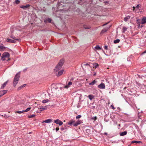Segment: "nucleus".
Returning a JSON list of instances; mask_svg holds the SVG:
<instances>
[{"instance_id":"f257e3e1","label":"nucleus","mask_w":146,"mask_h":146,"mask_svg":"<svg viewBox=\"0 0 146 146\" xmlns=\"http://www.w3.org/2000/svg\"><path fill=\"white\" fill-rule=\"evenodd\" d=\"M20 76V72H19L15 75V77L13 80V86L15 87L16 85L18 83L19 80V78Z\"/></svg>"},{"instance_id":"f03ea898","label":"nucleus","mask_w":146,"mask_h":146,"mask_svg":"<svg viewBox=\"0 0 146 146\" xmlns=\"http://www.w3.org/2000/svg\"><path fill=\"white\" fill-rule=\"evenodd\" d=\"M10 56V54L9 53L5 52L3 53L1 56V60L4 61L5 60V58L9 57Z\"/></svg>"},{"instance_id":"7ed1b4c3","label":"nucleus","mask_w":146,"mask_h":146,"mask_svg":"<svg viewBox=\"0 0 146 146\" xmlns=\"http://www.w3.org/2000/svg\"><path fill=\"white\" fill-rule=\"evenodd\" d=\"M62 66L58 64L56 66L55 68L54 69V72H56L57 71L60 70L62 68Z\"/></svg>"},{"instance_id":"20e7f679","label":"nucleus","mask_w":146,"mask_h":146,"mask_svg":"<svg viewBox=\"0 0 146 146\" xmlns=\"http://www.w3.org/2000/svg\"><path fill=\"white\" fill-rule=\"evenodd\" d=\"M54 122L57 124H58L60 126L62 125L63 123V122L59 119L54 120Z\"/></svg>"},{"instance_id":"39448f33","label":"nucleus","mask_w":146,"mask_h":146,"mask_svg":"<svg viewBox=\"0 0 146 146\" xmlns=\"http://www.w3.org/2000/svg\"><path fill=\"white\" fill-rule=\"evenodd\" d=\"M98 87L100 89H104L105 88V86L104 84L102 82L98 85Z\"/></svg>"},{"instance_id":"423d86ee","label":"nucleus","mask_w":146,"mask_h":146,"mask_svg":"<svg viewBox=\"0 0 146 146\" xmlns=\"http://www.w3.org/2000/svg\"><path fill=\"white\" fill-rule=\"evenodd\" d=\"M30 6L29 4H27L25 5H22L20 6V7L24 10H26Z\"/></svg>"},{"instance_id":"0eeeda50","label":"nucleus","mask_w":146,"mask_h":146,"mask_svg":"<svg viewBox=\"0 0 146 146\" xmlns=\"http://www.w3.org/2000/svg\"><path fill=\"white\" fill-rule=\"evenodd\" d=\"M7 91V90H3L0 91V98L5 94Z\"/></svg>"},{"instance_id":"6e6552de","label":"nucleus","mask_w":146,"mask_h":146,"mask_svg":"<svg viewBox=\"0 0 146 146\" xmlns=\"http://www.w3.org/2000/svg\"><path fill=\"white\" fill-rule=\"evenodd\" d=\"M64 62V59L62 58L60 60L59 62L58 63V64H59L60 65L62 66Z\"/></svg>"},{"instance_id":"1a4fd4ad","label":"nucleus","mask_w":146,"mask_h":146,"mask_svg":"<svg viewBox=\"0 0 146 146\" xmlns=\"http://www.w3.org/2000/svg\"><path fill=\"white\" fill-rule=\"evenodd\" d=\"M82 123V122L81 120H78L73 124V126H77L78 125Z\"/></svg>"},{"instance_id":"9d476101","label":"nucleus","mask_w":146,"mask_h":146,"mask_svg":"<svg viewBox=\"0 0 146 146\" xmlns=\"http://www.w3.org/2000/svg\"><path fill=\"white\" fill-rule=\"evenodd\" d=\"M47 106H45L44 107H43L42 106H39V109H40V111H42L43 110H44L47 109Z\"/></svg>"},{"instance_id":"9b49d317","label":"nucleus","mask_w":146,"mask_h":146,"mask_svg":"<svg viewBox=\"0 0 146 146\" xmlns=\"http://www.w3.org/2000/svg\"><path fill=\"white\" fill-rule=\"evenodd\" d=\"M6 41L8 42H11L12 43H15V42L16 41L15 40H14L11 39L7 38L6 40Z\"/></svg>"},{"instance_id":"f8f14e48","label":"nucleus","mask_w":146,"mask_h":146,"mask_svg":"<svg viewBox=\"0 0 146 146\" xmlns=\"http://www.w3.org/2000/svg\"><path fill=\"white\" fill-rule=\"evenodd\" d=\"M72 84V82H70L68 83V84L64 86V88H68Z\"/></svg>"},{"instance_id":"ddd939ff","label":"nucleus","mask_w":146,"mask_h":146,"mask_svg":"<svg viewBox=\"0 0 146 146\" xmlns=\"http://www.w3.org/2000/svg\"><path fill=\"white\" fill-rule=\"evenodd\" d=\"M8 81H9V80H7L6 82H4L1 86V89H3L5 88V87L6 86V85H7V84L8 82Z\"/></svg>"},{"instance_id":"4468645a","label":"nucleus","mask_w":146,"mask_h":146,"mask_svg":"<svg viewBox=\"0 0 146 146\" xmlns=\"http://www.w3.org/2000/svg\"><path fill=\"white\" fill-rule=\"evenodd\" d=\"M146 23V17H145L141 20V24H144Z\"/></svg>"},{"instance_id":"2eb2a0df","label":"nucleus","mask_w":146,"mask_h":146,"mask_svg":"<svg viewBox=\"0 0 146 146\" xmlns=\"http://www.w3.org/2000/svg\"><path fill=\"white\" fill-rule=\"evenodd\" d=\"M75 121L73 120L70 121L68 122V124L71 126L72 125H73V124L75 123Z\"/></svg>"},{"instance_id":"dca6fc26","label":"nucleus","mask_w":146,"mask_h":146,"mask_svg":"<svg viewBox=\"0 0 146 146\" xmlns=\"http://www.w3.org/2000/svg\"><path fill=\"white\" fill-rule=\"evenodd\" d=\"M52 122V120L50 119H48L44 121L42 123H49Z\"/></svg>"},{"instance_id":"f3484780","label":"nucleus","mask_w":146,"mask_h":146,"mask_svg":"<svg viewBox=\"0 0 146 146\" xmlns=\"http://www.w3.org/2000/svg\"><path fill=\"white\" fill-rule=\"evenodd\" d=\"M111 26H110L109 27H107L106 28H104V29H103L102 31H101V33H105V32H106L108 29L110 28V27H111Z\"/></svg>"},{"instance_id":"a211bd4d","label":"nucleus","mask_w":146,"mask_h":146,"mask_svg":"<svg viewBox=\"0 0 146 146\" xmlns=\"http://www.w3.org/2000/svg\"><path fill=\"white\" fill-rule=\"evenodd\" d=\"M6 47L3 45H0V51H3L5 50Z\"/></svg>"},{"instance_id":"6ab92c4d","label":"nucleus","mask_w":146,"mask_h":146,"mask_svg":"<svg viewBox=\"0 0 146 146\" xmlns=\"http://www.w3.org/2000/svg\"><path fill=\"white\" fill-rule=\"evenodd\" d=\"M127 133V131H126L124 132L120 133V135L121 136H123L126 135Z\"/></svg>"},{"instance_id":"aec40b11","label":"nucleus","mask_w":146,"mask_h":146,"mask_svg":"<svg viewBox=\"0 0 146 146\" xmlns=\"http://www.w3.org/2000/svg\"><path fill=\"white\" fill-rule=\"evenodd\" d=\"M64 71L63 70H61L58 72V74H57V76H60L63 73Z\"/></svg>"},{"instance_id":"412c9836","label":"nucleus","mask_w":146,"mask_h":146,"mask_svg":"<svg viewBox=\"0 0 146 146\" xmlns=\"http://www.w3.org/2000/svg\"><path fill=\"white\" fill-rule=\"evenodd\" d=\"M130 18V16L128 15L127 17H125L124 20L125 22H127Z\"/></svg>"},{"instance_id":"4be33fe9","label":"nucleus","mask_w":146,"mask_h":146,"mask_svg":"<svg viewBox=\"0 0 146 146\" xmlns=\"http://www.w3.org/2000/svg\"><path fill=\"white\" fill-rule=\"evenodd\" d=\"M26 84H24L18 88L17 89L18 90H21L23 88L25 87L26 86Z\"/></svg>"},{"instance_id":"5701e85b","label":"nucleus","mask_w":146,"mask_h":146,"mask_svg":"<svg viewBox=\"0 0 146 146\" xmlns=\"http://www.w3.org/2000/svg\"><path fill=\"white\" fill-rule=\"evenodd\" d=\"M96 82L97 81L95 80H94L91 82L89 84L91 85H94Z\"/></svg>"},{"instance_id":"b1692460","label":"nucleus","mask_w":146,"mask_h":146,"mask_svg":"<svg viewBox=\"0 0 146 146\" xmlns=\"http://www.w3.org/2000/svg\"><path fill=\"white\" fill-rule=\"evenodd\" d=\"M88 97L90 100H92L94 98V96L92 95H89Z\"/></svg>"},{"instance_id":"393cba45","label":"nucleus","mask_w":146,"mask_h":146,"mask_svg":"<svg viewBox=\"0 0 146 146\" xmlns=\"http://www.w3.org/2000/svg\"><path fill=\"white\" fill-rule=\"evenodd\" d=\"M141 20L140 19H137V20L136 23L139 25V27H140V24H141Z\"/></svg>"},{"instance_id":"a878e982","label":"nucleus","mask_w":146,"mask_h":146,"mask_svg":"<svg viewBox=\"0 0 146 146\" xmlns=\"http://www.w3.org/2000/svg\"><path fill=\"white\" fill-rule=\"evenodd\" d=\"M142 142L140 141H133L131 142V143H141Z\"/></svg>"},{"instance_id":"bb28decb","label":"nucleus","mask_w":146,"mask_h":146,"mask_svg":"<svg viewBox=\"0 0 146 146\" xmlns=\"http://www.w3.org/2000/svg\"><path fill=\"white\" fill-rule=\"evenodd\" d=\"M83 27L85 29H89L91 27L90 26L84 25H83Z\"/></svg>"},{"instance_id":"cd10ccee","label":"nucleus","mask_w":146,"mask_h":146,"mask_svg":"<svg viewBox=\"0 0 146 146\" xmlns=\"http://www.w3.org/2000/svg\"><path fill=\"white\" fill-rule=\"evenodd\" d=\"M95 49L96 50H99L101 49V48L98 45H96L95 47Z\"/></svg>"},{"instance_id":"c85d7f7f","label":"nucleus","mask_w":146,"mask_h":146,"mask_svg":"<svg viewBox=\"0 0 146 146\" xmlns=\"http://www.w3.org/2000/svg\"><path fill=\"white\" fill-rule=\"evenodd\" d=\"M127 28L126 27H123L122 30L123 33H124L127 30Z\"/></svg>"},{"instance_id":"c756f323","label":"nucleus","mask_w":146,"mask_h":146,"mask_svg":"<svg viewBox=\"0 0 146 146\" xmlns=\"http://www.w3.org/2000/svg\"><path fill=\"white\" fill-rule=\"evenodd\" d=\"M120 41V40L119 39H117L114 40L113 41V42L115 44H117L119 43Z\"/></svg>"},{"instance_id":"7c9ffc66","label":"nucleus","mask_w":146,"mask_h":146,"mask_svg":"<svg viewBox=\"0 0 146 146\" xmlns=\"http://www.w3.org/2000/svg\"><path fill=\"white\" fill-rule=\"evenodd\" d=\"M49 101V100L48 99H46V100H43L42 101V102L43 103H45L48 102Z\"/></svg>"},{"instance_id":"2f4dec72","label":"nucleus","mask_w":146,"mask_h":146,"mask_svg":"<svg viewBox=\"0 0 146 146\" xmlns=\"http://www.w3.org/2000/svg\"><path fill=\"white\" fill-rule=\"evenodd\" d=\"M10 37L11 38L15 39L16 40H19V39L17 38L16 37H15V36H14L13 35H11L10 36Z\"/></svg>"},{"instance_id":"473e14b6","label":"nucleus","mask_w":146,"mask_h":146,"mask_svg":"<svg viewBox=\"0 0 146 146\" xmlns=\"http://www.w3.org/2000/svg\"><path fill=\"white\" fill-rule=\"evenodd\" d=\"M140 6V4H138L135 7H133V10H134V9L135 8L137 9H138L139 8V6Z\"/></svg>"},{"instance_id":"72a5a7b5","label":"nucleus","mask_w":146,"mask_h":146,"mask_svg":"<svg viewBox=\"0 0 146 146\" xmlns=\"http://www.w3.org/2000/svg\"><path fill=\"white\" fill-rule=\"evenodd\" d=\"M99 65L96 63H95L93 64V66L95 68H97Z\"/></svg>"},{"instance_id":"f704fd0d","label":"nucleus","mask_w":146,"mask_h":146,"mask_svg":"<svg viewBox=\"0 0 146 146\" xmlns=\"http://www.w3.org/2000/svg\"><path fill=\"white\" fill-rule=\"evenodd\" d=\"M35 116V115L33 114L32 115H29L28 116V117L29 118H31L34 117Z\"/></svg>"},{"instance_id":"c9c22d12","label":"nucleus","mask_w":146,"mask_h":146,"mask_svg":"<svg viewBox=\"0 0 146 146\" xmlns=\"http://www.w3.org/2000/svg\"><path fill=\"white\" fill-rule=\"evenodd\" d=\"M20 1L19 0H15V3L17 5L20 3Z\"/></svg>"},{"instance_id":"e433bc0d","label":"nucleus","mask_w":146,"mask_h":146,"mask_svg":"<svg viewBox=\"0 0 146 146\" xmlns=\"http://www.w3.org/2000/svg\"><path fill=\"white\" fill-rule=\"evenodd\" d=\"M47 21L49 23H50L52 21V19L50 18H48L47 19Z\"/></svg>"},{"instance_id":"4c0bfd02","label":"nucleus","mask_w":146,"mask_h":146,"mask_svg":"<svg viewBox=\"0 0 146 146\" xmlns=\"http://www.w3.org/2000/svg\"><path fill=\"white\" fill-rule=\"evenodd\" d=\"M81 115H77L76 117V118L77 119H79L80 118H81Z\"/></svg>"},{"instance_id":"58836bf2","label":"nucleus","mask_w":146,"mask_h":146,"mask_svg":"<svg viewBox=\"0 0 146 146\" xmlns=\"http://www.w3.org/2000/svg\"><path fill=\"white\" fill-rule=\"evenodd\" d=\"M31 109V107L28 108L25 110V111H26V112H27L29 111Z\"/></svg>"},{"instance_id":"ea45409f","label":"nucleus","mask_w":146,"mask_h":146,"mask_svg":"<svg viewBox=\"0 0 146 146\" xmlns=\"http://www.w3.org/2000/svg\"><path fill=\"white\" fill-rule=\"evenodd\" d=\"M110 107H112V108L113 109V110H115V108L113 105H111L110 106Z\"/></svg>"},{"instance_id":"a19ab883","label":"nucleus","mask_w":146,"mask_h":146,"mask_svg":"<svg viewBox=\"0 0 146 146\" xmlns=\"http://www.w3.org/2000/svg\"><path fill=\"white\" fill-rule=\"evenodd\" d=\"M16 112L17 113H18L20 114V113H22V111H17Z\"/></svg>"},{"instance_id":"79ce46f5","label":"nucleus","mask_w":146,"mask_h":146,"mask_svg":"<svg viewBox=\"0 0 146 146\" xmlns=\"http://www.w3.org/2000/svg\"><path fill=\"white\" fill-rule=\"evenodd\" d=\"M97 119V118L96 116H95V117L92 118V119H94V120H96Z\"/></svg>"},{"instance_id":"37998d69","label":"nucleus","mask_w":146,"mask_h":146,"mask_svg":"<svg viewBox=\"0 0 146 146\" xmlns=\"http://www.w3.org/2000/svg\"><path fill=\"white\" fill-rule=\"evenodd\" d=\"M104 48L105 50H107L108 49V46L106 45L105 46Z\"/></svg>"},{"instance_id":"c03bdc74","label":"nucleus","mask_w":146,"mask_h":146,"mask_svg":"<svg viewBox=\"0 0 146 146\" xmlns=\"http://www.w3.org/2000/svg\"><path fill=\"white\" fill-rule=\"evenodd\" d=\"M27 68H26L24 69H23V72H26L27 70Z\"/></svg>"},{"instance_id":"a18cd8bd","label":"nucleus","mask_w":146,"mask_h":146,"mask_svg":"<svg viewBox=\"0 0 146 146\" xmlns=\"http://www.w3.org/2000/svg\"><path fill=\"white\" fill-rule=\"evenodd\" d=\"M84 66H89L90 65L88 63H86L84 64Z\"/></svg>"},{"instance_id":"49530a36","label":"nucleus","mask_w":146,"mask_h":146,"mask_svg":"<svg viewBox=\"0 0 146 146\" xmlns=\"http://www.w3.org/2000/svg\"><path fill=\"white\" fill-rule=\"evenodd\" d=\"M56 131H58L59 130V128L58 127H56Z\"/></svg>"},{"instance_id":"de8ad7c7","label":"nucleus","mask_w":146,"mask_h":146,"mask_svg":"<svg viewBox=\"0 0 146 146\" xmlns=\"http://www.w3.org/2000/svg\"><path fill=\"white\" fill-rule=\"evenodd\" d=\"M64 129L65 128L63 127H61V130L62 131L64 130Z\"/></svg>"},{"instance_id":"09e8293b","label":"nucleus","mask_w":146,"mask_h":146,"mask_svg":"<svg viewBox=\"0 0 146 146\" xmlns=\"http://www.w3.org/2000/svg\"><path fill=\"white\" fill-rule=\"evenodd\" d=\"M90 129H86V132L87 133L90 132Z\"/></svg>"},{"instance_id":"8fccbe9b","label":"nucleus","mask_w":146,"mask_h":146,"mask_svg":"<svg viewBox=\"0 0 146 146\" xmlns=\"http://www.w3.org/2000/svg\"><path fill=\"white\" fill-rule=\"evenodd\" d=\"M145 53H146V50L145 51H144L142 53V54H143Z\"/></svg>"},{"instance_id":"3c124183","label":"nucleus","mask_w":146,"mask_h":146,"mask_svg":"<svg viewBox=\"0 0 146 146\" xmlns=\"http://www.w3.org/2000/svg\"><path fill=\"white\" fill-rule=\"evenodd\" d=\"M64 88V87H60V89L61 90H62V89H63V88Z\"/></svg>"},{"instance_id":"603ef678","label":"nucleus","mask_w":146,"mask_h":146,"mask_svg":"<svg viewBox=\"0 0 146 146\" xmlns=\"http://www.w3.org/2000/svg\"><path fill=\"white\" fill-rule=\"evenodd\" d=\"M96 74V72H94L93 74V76H95Z\"/></svg>"},{"instance_id":"864d4df0","label":"nucleus","mask_w":146,"mask_h":146,"mask_svg":"<svg viewBox=\"0 0 146 146\" xmlns=\"http://www.w3.org/2000/svg\"><path fill=\"white\" fill-rule=\"evenodd\" d=\"M108 23H106L105 24H104L103 25V26H105V25H106Z\"/></svg>"},{"instance_id":"5fc2aeb1","label":"nucleus","mask_w":146,"mask_h":146,"mask_svg":"<svg viewBox=\"0 0 146 146\" xmlns=\"http://www.w3.org/2000/svg\"><path fill=\"white\" fill-rule=\"evenodd\" d=\"M22 113L24 112H26V111H25V110H23L22 111Z\"/></svg>"},{"instance_id":"6e6d98bb","label":"nucleus","mask_w":146,"mask_h":146,"mask_svg":"<svg viewBox=\"0 0 146 146\" xmlns=\"http://www.w3.org/2000/svg\"><path fill=\"white\" fill-rule=\"evenodd\" d=\"M73 79L72 78L71 79L70 81H73Z\"/></svg>"},{"instance_id":"4d7b16f0","label":"nucleus","mask_w":146,"mask_h":146,"mask_svg":"<svg viewBox=\"0 0 146 146\" xmlns=\"http://www.w3.org/2000/svg\"><path fill=\"white\" fill-rule=\"evenodd\" d=\"M118 126H119V127H120L121 126V125H120V124H119L118 125Z\"/></svg>"},{"instance_id":"13d9d810","label":"nucleus","mask_w":146,"mask_h":146,"mask_svg":"<svg viewBox=\"0 0 146 146\" xmlns=\"http://www.w3.org/2000/svg\"><path fill=\"white\" fill-rule=\"evenodd\" d=\"M143 27V26H142V25H141V26H140V27L141 28H142Z\"/></svg>"},{"instance_id":"bf43d9fd","label":"nucleus","mask_w":146,"mask_h":146,"mask_svg":"<svg viewBox=\"0 0 146 146\" xmlns=\"http://www.w3.org/2000/svg\"><path fill=\"white\" fill-rule=\"evenodd\" d=\"M105 134H107V133H105Z\"/></svg>"},{"instance_id":"052dcab7","label":"nucleus","mask_w":146,"mask_h":146,"mask_svg":"<svg viewBox=\"0 0 146 146\" xmlns=\"http://www.w3.org/2000/svg\"><path fill=\"white\" fill-rule=\"evenodd\" d=\"M1 53H0V56H1Z\"/></svg>"}]
</instances>
